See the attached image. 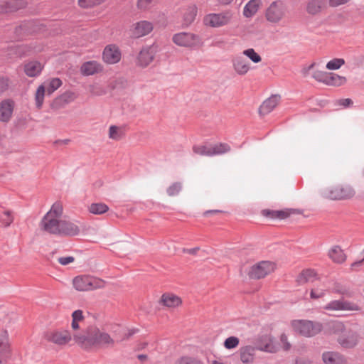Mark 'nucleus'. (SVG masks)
I'll return each instance as SVG.
<instances>
[{"label": "nucleus", "instance_id": "obj_1", "mask_svg": "<svg viewBox=\"0 0 364 364\" xmlns=\"http://www.w3.org/2000/svg\"><path fill=\"white\" fill-rule=\"evenodd\" d=\"M39 228L46 233L56 236L73 237L80 232L79 223L64 215L63 205L59 201L54 203L44 215Z\"/></svg>", "mask_w": 364, "mask_h": 364}, {"label": "nucleus", "instance_id": "obj_2", "mask_svg": "<svg viewBox=\"0 0 364 364\" xmlns=\"http://www.w3.org/2000/svg\"><path fill=\"white\" fill-rule=\"evenodd\" d=\"M71 328L73 331L71 333L73 341L83 350H91L114 346V339L95 325L90 326L85 330L79 331L80 322L72 321Z\"/></svg>", "mask_w": 364, "mask_h": 364}, {"label": "nucleus", "instance_id": "obj_3", "mask_svg": "<svg viewBox=\"0 0 364 364\" xmlns=\"http://www.w3.org/2000/svg\"><path fill=\"white\" fill-rule=\"evenodd\" d=\"M331 331L343 348H353L359 342V335L354 325L334 321L331 325Z\"/></svg>", "mask_w": 364, "mask_h": 364}, {"label": "nucleus", "instance_id": "obj_4", "mask_svg": "<svg viewBox=\"0 0 364 364\" xmlns=\"http://www.w3.org/2000/svg\"><path fill=\"white\" fill-rule=\"evenodd\" d=\"M72 284L76 291H90L105 288L107 283L99 277L82 274L75 277L73 279Z\"/></svg>", "mask_w": 364, "mask_h": 364}, {"label": "nucleus", "instance_id": "obj_5", "mask_svg": "<svg viewBox=\"0 0 364 364\" xmlns=\"http://www.w3.org/2000/svg\"><path fill=\"white\" fill-rule=\"evenodd\" d=\"M234 18V12L227 9L219 13H210L203 18V24L210 28H220L231 23Z\"/></svg>", "mask_w": 364, "mask_h": 364}, {"label": "nucleus", "instance_id": "obj_6", "mask_svg": "<svg viewBox=\"0 0 364 364\" xmlns=\"http://www.w3.org/2000/svg\"><path fill=\"white\" fill-rule=\"evenodd\" d=\"M287 16V6L282 1L272 2L264 11L267 21L272 25H279Z\"/></svg>", "mask_w": 364, "mask_h": 364}, {"label": "nucleus", "instance_id": "obj_7", "mask_svg": "<svg viewBox=\"0 0 364 364\" xmlns=\"http://www.w3.org/2000/svg\"><path fill=\"white\" fill-rule=\"evenodd\" d=\"M293 330L306 337H312L320 333L322 325L308 320H294L291 323Z\"/></svg>", "mask_w": 364, "mask_h": 364}, {"label": "nucleus", "instance_id": "obj_8", "mask_svg": "<svg viewBox=\"0 0 364 364\" xmlns=\"http://www.w3.org/2000/svg\"><path fill=\"white\" fill-rule=\"evenodd\" d=\"M323 195L330 200H346L352 198L355 195V191L348 185L336 184L324 190Z\"/></svg>", "mask_w": 364, "mask_h": 364}, {"label": "nucleus", "instance_id": "obj_9", "mask_svg": "<svg viewBox=\"0 0 364 364\" xmlns=\"http://www.w3.org/2000/svg\"><path fill=\"white\" fill-rule=\"evenodd\" d=\"M46 340L59 347L68 345L73 340L71 333L68 330L52 329L45 333Z\"/></svg>", "mask_w": 364, "mask_h": 364}, {"label": "nucleus", "instance_id": "obj_10", "mask_svg": "<svg viewBox=\"0 0 364 364\" xmlns=\"http://www.w3.org/2000/svg\"><path fill=\"white\" fill-rule=\"evenodd\" d=\"M276 269V264L270 261H262L252 265L248 275L252 279H262L272 273Z\"/></svg>", "mask_w": 364, "mask_h": 364}, {"label": "nucleus", "instance_id": "obj_11", "mask_svg": "<svg viewBox=\"0 0 364 364\" xmlns=\"http://www.w3.org/2000/svg\"><path fill=\"white\" fill-rule=\"evenodd\" d=\"M256 348L260 351L276 353L279 350V346L274 337L270 333H267L258 336L256 341Z\"/></svg>", "mask_w": 364, "mask_h": 364}, {"label": "nucleus", "instance_id": "obj_12", "mask_svg": "<svg viewBox=\"0 0 364 364\" xmlns=\"http://www.w3.org/2000/svg\"><path fill=\"white\" fill-rule=\"evenodd\" d=\"M230 150V147L227 144H215L193 147V151L201 156H212L214 155L223 154Z\"/></svg>", "mask_w": 364, "mask_h": 364}, {"label": "nucleus", "instance_id": "obj_13", "mask_svg": "<svg viewBox=\"0 0 364 364\" xmlns=\"http://www.w3.org/2000/svg\"><path fill=\"white\" fill-rule=\"evenodd\" d=\"M172 41L180 47L193 48L199 43L200 39L193 33L179 32L173 36Z\"/></svg>", "mask_w": 364, "mask_h": 364}, {"label": "nucleus", "instance_id": "obj_14", "mask_svg": "<svg viewBox=\"0 0 364 364\" xmlns=\"http://www.w3.org/2000/svg\"><path fill=\"white\" fill-rule=\"evenodd\" d=\"M154 29L151 21L141 20L134 23L129 29L131 36L134 38H139L149 35Z\"/></svg>", "mask_w": 364, "mask_h": 364}, {"label": "nucleus", "instance_id": "obj_15", "mask_svg": "<svg viewBox=\"0 0 364 364\" xmlns=\"http://www.w3.org/2000/svg\"><path fill=\"white\" fill-rule=\"evenodd\" d=\"M11 348L9 334L6 329H0V363H5L11 356Z\"/></svg>", "mask_w": 364, "mask_h": 364}, {"label": "nucleus", "instance_id": "obj_16", "mask_svg": "<svg viewBox=\"0 0 364 364\" xmlns=\"http://www.w3.org/2000/svg\"><path fill=\"white\" fill-rule=\"evenodd\" d=\"M122 53L116 44L106 46L102 52V60L107 64H115L120 61Z\"/></svg>", "mask_w": 364, "mask_h": 364}, {"label": "nucleus", "instance_id": "obj_17", "mask_svg": "<svg viewBox=\"0 0 364 364\" xmlns=\"http://www.w3.org/2000/svg\"><path fill=\"white\" fill-rule=\"evenodd\" d=\"M26 0H7L0 1V14L12 13L25 9Z\"/></svg>", "mask_w": 364, "mask_h": 364}, {"label": "nucleus", "instance_id": "obj_18", "mask_svg": "<svg viewBox=\"0 0 364 364\" xmlns=\"http://www.w3.org/2000/svg\"><path fill=\"white\" fill-rule=\"evenodd\" d=\"M326 311H358L359 307L355 304L344 301H331L323 306Z\"/></svg>", "mask_w": 364, "mask_h": 364}, {"label": "nucleus", "instance_id": "obj_19", "mask_svg": "<svg viewBox=\"0 0 364 364\" xmlns=\"http://www.w3.org/2000/svg\"><path fill=\"white\" fill-rule=\"evenodd\" d=\"M159 303L168 309H173L180 307L183 301L180 296L171 292H166L161 295Z\"/></svg>", "mask_w": 364, "mask_h": 364}, {"label": "nucleus", "instance_id": "obj_20", "mask_svg": "<svg viewBox=\"0 0 364 364\" xmlns=\"http://www.w3.org/2000/svg\"><path fill=\"white\" fill-rule=\"evenodd\" d=\"M156 53V48L153 46L143 48L137 56V65L146 67L153 61Z\"/></svg>", "mask_w": 364, "mask_h": 364}, {"label": "nucleus", "instance_id": "obj_21", "mask_svg": "<svg viewBox=\"0 0 364 364\" xmlns=\"http://www.w3.org/2000/svg\"><path fill=\"white\" fill-rule=\"evenodd\" d=\"M23 72L29 77H36L41 75L44 64L36 60H28L23 63Z\"/></svg>", "mask_w": 364, "mask_h": 364}, {"label": "nucleus", "instance_id": "obj_22", "mask_svg": "<svg viewBox=\"0 0 364 364\" xmlns=\"http://www.w3.org/2000/svg\"><path fill=\"white\" fill-rule=\"evenodd\" d=\"M103 65L97 60H89L83 63L80 68V73L84 76H90L101 73Z\"/></svg>", "mask_w": 364, "mask_h": 364}, {"label": "nucleus", "instance_id": "obj_23", "mask_svg": "<svg viewBox=\"0 0 364 364\" xmlns=\"http://www.w3.org/2000/svg\"><path fill=\"white\" fill-rule=\"evenodd\" d=\"M198 14V7L196 4L186 6L181 13V24L183 28L188 27L195 21Z\"/></svg>", "mask_w": 364, "mask_h": 364}, {"label": "nucleus", "instance_id": "obj_24", "mask_svg": "<svg viewBox=\"0 0 364 364\" xmlns=\"http://www.w3.org/2000/svg\"><path fill=\"white\" fill-rule=\"evenodd\" d=\"M15 102L11 99H6L0 102V121L8 122L12 117Z\"/></svg>", "mask_w": 364, "mask_h": 364}, {"label": "nucleus", "instance_id": "obj_25", "mask_svg": "<svg viewBox=\"0 0 364 364\" xmlns=\"http://www.w3.org/2000/svg\"><path fill=\"white\" fill-rule=\"evenodd\" d=\"M296 210L294 209L285 208L283 210H269L265 209L262 211V215L272 218V219H278V220H284L293 214H295Z\"/></svg>", "mask_w": 364, "mask_h": 364}, {"label": "nucleus", "instance_id": "obj_26", "mask_svg": "<svg viewBox=\"0 0 364 364\" xmlns=\"http://www.w3.org/2000/svg\"><path fill=\"white\" fill-rule=\"evenodd\" d=\"M324 364H348L346 358L338 352L325 351L321 355Z\"/></svg>", "mask_w": 364, "mask_h": 364}, {"label": "nucleus", "instance_id": "obj_27", "mask_svg": "<svg viewBox=\"0 0 364 364\" xmlns=\"http://www.w3.org/2000/svg\"><path fill=\"white\" fill-rule=\"evenodd\" d=\"M232 67L239 75H245L250 70V63L242 56H235L232 60Z\"/></svg>", "mask_w": 364, "mask_h": 364}, {"label": "nucleus", "instance_id": "obj_28", "mask_svg": "<svg viewBox=\"0 0 364 364\" xmlns=\"http://www.w3.org/2000/svg\"><path fill=\"white\" fill-rule=\"evenodd\" d=\"M280 99L279 95H274L264 100L259 107V114L264 116L270 113L279 105Z\"/></svg>", "mask_w": 364, "mask_h": 364}, {"label": "nucleus", "instance_id": "obj_29", "mask_svg": "<svg viewBox=\"0 0 364 364\" xmlns=\"http://www.w3.org/2000/svg\"><path fill=\"white\" fill-rule=\"evenodd\" d=\"M256 347L245 346L241 347L239 350L240 359L242 363H252L255 360Z\"/></svg>", "mask_w": 364, "mask_h": 364}, {"label": "nucleus", "instance_id": "obj_30", "mask_svg": "<svg viewBox=\"0 0 364 364\" xmlns=\"http://www.w3.org/2000/svg\"><path fill=\"white\" fill-rule=\"evenodd\" d=\"M262 4V0H250L244 6L243 15L246 18L252 17L257 14Z\"/></svg>", "mask_w": 364, "mask_h": 364}, {"label": "nucleus", "instance_id": "obj_31", "mask_svg": "<svg viewBox=\"0 0 364 364\" xmlns=\"http://www.w3.org/2000/svg\"><path fill=\"white\" fill-rule=\"evenodd\" d=\"M328 255L336 263H343L346 259V256L343 250L337 245L332 247L328 250Z\"/></svg>", "mask_w": 364, "mask_h": 364}, {"label": "nucleus", "instance_id": "obj_32", "mask_svg": "<svg viewBox=\"0 0 364 364\" xmlns=\"http://www.w3.org/2000/svg\"><path fill=\"white\" fill-rule=\"evenodd\" d=\"M318 278L316 272L311 269L303 270L298 276L297 281L300 284L313 282Z\"/></svg>", "mask_w": 364, "mask_h": 364}, {"label": "nucleus", "instance_id": "obj_33", "mask_svg": "<svg viewBox=\"0 0 364 364\" xmlns=\"http://www.w3.org/2000/svg\"><path fill=\"white\" fill-rule=\"evenodd\" d=\"M16 320V316L14 312L6 309H0V321L5 325L9 326Z\"/></svg>", "mask_w": 364, "mask_h": 364}, {"label": "nucleus", "instance_id": "obj_34", "mask_svg": "<svg viewBox=\"0 0 364 364\" xmlns=\"http://www.w3.org/2000/svg\"><path fill=\"white\" fill-rule=\"evenodd\" d=\"M346 82V78L338 74L328 73L326 85L328 86L339 87Z\"/></svg>", "mask_w": 364, "mask_h": 364}, {"label": "nucleus", "instance_id": "obj_35", "mask_svg": "<svg viewBox=\"0 0 364 364\" xmlns=\"http://www.w3.org/2000/svg\"><path fill=\"white\" fill-rule=\"evenodd\" d=\"M88 92L91 96L99 97L106 95L107 91L102 84L95 82L88 85Z\"/></svg>", "mask_w": 364, "mask_h": 364}, {"label": "nucleus", "instance_id": "obj_36", "mask_svg": "<svg viewBox=\"0 0 364 364\" xmlns=\"http://www.w3.org/2000/svg\"><path fill=\"white\" fill-rule=\"evenodd\" d=\"M124 136V129L122 127L111 125L108 129V137L114 141H119Z\"/></svg>", "mask_w": 364, "mask_h": 364}, {"label": "nucleus", "instance_id": "obj_37", "mask_svg": "<svg viewBox=\"0 0 364 364\" xmlns=\"http://www.w3.org/2000/svg\"><path fill=\"white\" fill-rule=\"evenodd\" d=\"M326 294V287L322 283L313 287L310 291V297L311 299H319L325 296Z\"/></svg>", "mask_w": 364, "mask_h": 364}, {"label": "nucleus", "instance_id": "obj_38", "mask_svg": "<svg viewBox=\"0 0 364 364\" xmlns=\"http://www.w3.org/2000/svg\"><path fill=\"white\" fill-rule=\"evenodd\" d=\"M323 5V0H310L306 6V11L311 15L317 14L321 11Z\"/></svg>", "mask_w": 364, "mask_h": 364}, {"label": "nucleus", "instance_id": "obj_39", "mask_svg": "<svg viewBox=\"0 0 364 364\" xmlns=\"http://www.w3.org/2000/svg\"><path fill=\"white\" fill-rule=\"evenodd\" d=\"M63 82L58 77H53L46 81L43 85L46 86V90L48 95L52 94L58 90Z\"/></svg>", "mask_w": 364, "mask_h": 364}, {"label": "nucleus", "instance_id": "obj_40", "mask_svg": "<svg viewBox=\"0 0 364 364\" xmlns=\"http://www.w3.org/2000/svg\"><path fill=\"white\" fill-rule=\"evenodd\" d=\"M109 207L102 203H92L88 207V210L90 213L94 215H102L107 213Z\"/></svg>", "mask_w": 364, "mask_h": 364}, {"label": "nucleus", "instance_id": "obj_41", "mask_svg": "<svg viewBox=\"0 0 364 364\" xmlns=\"http://www.w3.org/2000/svg\"><path fill=\"white\" fill-rule=\"evenodd\" d=\"M46 92V86L44 85H41L36 90L35 93V102L38 109H41L43 106Z\"/></svg>", "mask_w": 364, "mask_h": 364}, {"label": "nucleus", "instance_id": "obj_42", "mask_svg": "<svg viewBox=\"0 0 364 364\" xmlns=\"http://www.w3.org/2000/svg\"><path fill=\"white\" fill-rule=\"evenodd\" d=\"M106 0H77V5L82 9H90L100 5Z\"/></svg>", "mask_w": 364, "mask_h": 364}, {"label": "nucleus", "instance_id": "obj_43", "mask_svg": "<svg viewBox=\"0 0 364 364\" xmlns=\"http://www.w3.org/2000/svg\"><path fill=\"white\" fill-rule=\"evenodd\" d=\"M242 54L247 57L254 63H259L262 61L261 56L255 52L253 48H248L242 51Z\"/></svg>", "mask_w": 364, "mask_h": 364}, {"label": "nucleus", "instance_id": "obj_44", "mask_svg": "<svg viewBox=\"0 0 364 364\" xmlns=\"http://www.w3.org/2000/svg\"><path fill=\"white\" fill-rule=\"evenodd\" d=\"M344 64L345 60L343 58H333L326 63V68L329 70H338Z\"/></svg>", "mask_w": 364, "mask_h": 364}, {"label": "nucleus", "instance_id": "obj_45", "mask_svg": "<svg viewBox=\"0 0 364 364\" xmlns=\"http://www.w3.org/2000/svg\"><path fill=\"white\" fill-rule=\"evenodd\" d=\"M328 75V73L327 72L319 70H315L312 73V77L314 78L316 81L322 82L326 85Z\"/></svg>", "mask_w": 364, "mask_h": 364}, {"label": "nucleus", "instance_id": "obj_46", "mask_svg": "<svg viewBox=\"0 0 364 364\" xmlns=\"http://www.w3.org/2000/svg\"><path fill=\"white\" fill-rule=\"evenodd\" d=\"M240 340L237 337L230 336L225 339L224 346L227 349L235 348L238 346Z\"/></svg>", "mask_w": 364, "mask_h": 364}, {"label": "nucleus", "instance_id": "obj_47", "mask_svg": "<svg viewBox=\"0 0 364 364\" xmlns=\"http://www.w3.org/2000/svg\"><path fill=\"white\" fill-rule=\"evenodd\" d=\"M14 220V217L13 215V213L11 210H6L4 212V217L1 218V222L4 227H9Z\"/></svg>", "mask_w": 364, "mask_h": 364}, {"label": "nucleus", "instance_id": "obj_48", "mask_svg": "<svg viewBox=\"0 0 364 364\" xmlns=\"http://www.w3.org/2000/svg\"><path fill=\"white\" fill-rule=\"evenodd\" d=\"M181 184L178 182L173 183L167 188V193L170 196H174L181 191Z\"/></svg>", "mask_w": 364, "mask_h": 364}, {"label": "nucleus", "instance_id": "obj_49", "mask_svg": "<svg viewBox=\"0 0 364 364\" xmlns=\"http://www.w3.org/2000/svg\"><path fill=\"white\" fill-rule=\"evenodd\" d=\"M175 364H203V363L193 358L182 357L177 360Z\"/></svg>", "mask_w": 364, "mask_h": 364}, {"label": "nucleus", "instance_id": "obj_50", "mask_svg": "<svg viewBox=\"0 0 364 364\" xmlns=\"http://www.w3.org/2000/svg\"><path fill=\"white\" fill-rule=\"evenodd\" d=\"M11 85V80L6 77H0V95L7 91Z\"/></svg>", "mask_w": 364, "mask_h": 364}, {"label": "nucleus", "instance_id": "obj_51", "mask_svg": "<svg viewBox=\"0 0 364 364\" xmlns=\"http://www.w3.org/2000/svg\"><path fill=\"white\" fill-rule=\"evenodd\" d=\"M30 24V23L26 22L21 23L19 26L16 27L15 32L17 33L18 36L25 34L27 32V30L29 28Z\"/></svg>", "mask_w": 364, "mask_h": 364}, {"label": "nucleus", "instance_id": "obj_52", "mask_svg": "<svg viewBox=\"0 0 364 364\" xmlns=\"http://www.w3.org/2000/svg\"><path fill=\"white\" fill-rule=\"evenodd\" d=\"M152 3V0H137L136 7L141 11L148 9Z\"/></svg>", "mask_w": 364, "mask_h": 364}, {"label": "nucleus", "instance_id": "obj_53", "mask_svg": "<svg viewBox=\"0 0 364 364\" xmlns=\"http://www.w3.org/2000/svg\"><path fill=\"white\" fill-rule=\"evenodd\" d=\"M76 98V95L73 92H66L63 95H62L60 97V100L64 101L65 102H70L75 100Z\"/></svg>", "mask_w": 364, "mask_h": 364}, {"label": "nucleus", "instance_id": "obj_54", "mask_svg": "<svg viewBox=\"0 0 364 364\" xmlns=\"http://www.w3.org/2000/svg\"><path fill=\"white\" fill-rule=\"evenodd\" d=\"M58 262L63 266L70 264L75 261V257L73 256H63L57 259Z\"/></svg>", "mask_w": 364, "mask_h": 364}, {"label": "nucleus", "instance_id": "obj_55", "mask_svg": "<svg viewBox=\"0 0 364 364\" xmlns=\"http://www.w3.org/2000/svg\"><path fill=\"white\" fill-rule=\"evenodd\" d=\"M83 311L82 310H75L72 314V321L81 322L84 320Z\"/></svg>", "mask_w": 364, "mask_h": 364}, {"label": "nucleus", "instance_id": "obj_56", "mask_svg": "<svg viewBox=\"0 0 364 364\" xmlns=\"http://www.w3.org/2000/svg\"><path fill=\"white\" fill-rule=\"evenodd\" d=\"M280 342L282 346V348L285 350H288L291 348V344L288 342L287 336L282 333L280 336Z\"/></svg>", "mask_w": 364, "mask_h": 364}, {"label": "nucleus", "instance_id": "obj_57", "mask_svg": "<svg viewBox=\"0 0 364 364\" xmlns=\"http://www.w3.org/2000/svg\"><path fill=\"white\" fill-rule=\"evenodd\" d=\"M346 0H328V5L331 7L336 8L347 4Z\"/></svg>", "mask_w": 364, "mask_h": 364}, {"label": "nucleus", "instance_id": "obj_58", "mask_svg": "<svg viewBox=\"0 0 364 364\" xmlns=\"http://www.w3.org/2000/svg\"><path fill=\"white\" fill-rule=\"evenodd\" d=\"M338 104L346 107L350 106L353 104V101L348 98L341 99L338 101Z\"/></svg>", "mask_w": 364, "mask_h": 364}, {"label": "nucleus", "instance_id": "obj_59", "mask_svg": "<svg viewBox=\"0 0 364 364\" xmlns=\"http://www.w3.org/2000/svg\"><path fill=\"white\" fill-rule=\"evenodd\" d=\"M221 6H228L233 2L234 0H213Z\"/></svg>", "mask_w": 364, "mask_h": 364}, {"label": "nucleus", "instance_id": "obj_60", "mask_svg": "<svg viewBox=\"0 0 364 364\" xmlns=\"http://www.w3.org/2000/svg\"><path fill=\"white\" fill-rule=\"evenodd\" d=\"M363 264H364V257H363V259H361L360 261H358V262H353L351 264V269H355L356 268L360 267Z\"/></svg>", "mask_w": 364, "mask_h": 364}, {"label": "nucleus", "instance_id": "obj_61", "mask_svg": "<svg viewBox=\"0 0 364 364\" xmlns=\"http://www.w3.org/2000/svg\"><path fill=\"white\" fill-rule=\"evenodd\" d=\"M295 364H311V362L308 360H298L296 361Z\"/></svg>", "mask_w": 364, "mask_h": 364}, {"label": "nucleus", "instance_id": "obj_62", "mask_svg": "<svg viewBox=\"0 0 364 364\" xmlns=\"http://www.w3.org/2000/svg\"><path fill=\"white\" fill-rule=\"evenodd\" d=\"M221 212H222L221 210H208L204 213V215L207 216L212 213H221Z\"/></svg>", "mask_w": 364, "mask_h": 364}, {"label": "nucleus", "instance_id": "obj_63", "mask_svg": "<svg viewBox=\"0 0 364 364\" xmlns=\"http://www.w3.org/2000/svg\"><path fill=\"white\" fill-rule=\"evenodd\" d=\"M198 250H199V248L197 247V248L187 250L185 252H186L189 254H196Z\"/></svg>", "mask_w": 364, "mask_h": 364}, {"label": "nucleus", "instance_id": "obj_64", "mask_svg": "<svg viewBox=\"0 0 364 364\" xmlns=\"http://www.w3.org/2000/svg\"><path fill=\"white\" fill-rule=\"evenodd\" d=\"M210 364H226L225 363H223L220 360H213Z\"/></svg>", "mask_w": 364, "mask_h": 364}]
</instances>
